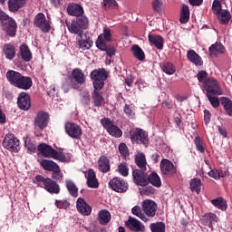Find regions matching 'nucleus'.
<instances>
[{"label":"nucleus","mask_w":232,"mask_h":232,"mask_svg":"<svg viewBox=\"0 0 232 232\" xmlns=\"http://www.w3.org/2000/svg\"><path fill=\"white\" fill-rule=\"evenodd\" d=\"M117 6V1L115 0H103V8L110 10V8H115Z\"/></svg>","instance_id":"obj_55"},{"label":"nucleus","mask_w":232,"mask_h":232,"mask_svg":"<svg viewBox=\"0 0 232 232\" xmlns=\"http://www.w3.org/2000/svg\"><path fill=\"white\" fill-rule=\"evenodd\" d=\"M78 41V46L81 48V50H90L92 46L93 45V41L85 34H82L78 36L77 38Z\"/></svg>","instance_id":"obj_20"},{"label":"nucleus","mask_w":232,"mask_h":232,"mask_svg":"<svg viewBox=\"0 0 232 232\" xmlns=\"http://www.w3.org/2000/svg\"><path fill=\"white\" fill-rule=\"evenodd\" d=\"M67 26L71 34H75L76 35H79V37L84 34H82V28L79 25V22H77V20L72 21L71 24H67Z\"/></svg>","instance_id":"obj_32"},{"label":"nucleus","mask_w":232,"mask_h":232,"mask_svg":"<svg viewBox=\"0 0 232 232\" xmlns=\"http://www.w3.org/2000/svg\"><path fill=\"white\" fill-rule=\"evenodd\" d=\"M55 206L59 209H66L68 208V206H70V203H68V201H66V200H56Z\"/></svg>","instance_id":"obj_58"},{"label":"nucleus","mask_w":232,"mask_h":232,"mask_svg":"<svg viewBox=\"0 0 232 232\" xmlns=\"http://www.w3.org/2000/svg\"><path fill=\"white\" fill-rule=\"evenodd\" d=\"M212 10L216 15H219L220 14H222V12H224V10H222V5H220V2L218 0H215L213 2Z\"/></svg>","instance_id":"obj_51"},{"label":"nucleus","mask_w":232,"mask_h":232,"mask_svg":"<svg viewBox=\"0 0 232 232\" xmlns=\"http://www.w3.org/2000/svg\"><path fill=\"white\" fill-rule=\"evenodd\" d=\"M131 142L148 146V134L142 129H137L130 137Z\"/></svg>","instance_id":"obj_16"},{"label":"nucleus","mask_w":232,"mask_h":232,"mask_svg":"<svg viewBox=\"0 0 232 232\" xmlns=\"http://www.w3.org/2000/svg\"><path fill=\"white\" fill-rule=\"evenodd\" d=\"M26 0H8V8L10 12H17L19 8L24 6Z\"/></svg>","instance_id":"obj_33"},{"label":"nucleus","mask_w":232,"mask_h":232,"mask_svg":"<svg viewBox=\"0 0 232 232\" xmlns=\"http://www.w3.org/2000/svg\"><path fill=\"white\" fill-rule=\"evenodd\" d=\"M142 211L145 213V217L153 218L157 215L158 206L155 201L151 199H145L141 204Z\"/></svg>","instance_id":"obj_10"},{"label":"nucleus","mask_w":232,"mask_h":232,"mask_svg":"<svg viewBox=\"0 0 232 232\" xmlns=\"http://www.w3.org/2000/svg\"><path fill=\"white\" fill-rule=\"evenodd\" d=\"M151 232H166V224L162 222H156L150 224Z\"/></svg>","instance_id":"obj_47"},{"label":"nucleus","mask_w":232,"mask_h":232,"mask_svg":"<svg viewBox=\"0 0 232 232\" xmlns=\"http://www.w3.org/2000/svg\"><path fill=\"white\" fill-rule=\"evenodd\" d=\"M202 189V181L198 179H192L190 180V190L198 195Z\"/></svg>","instance_id":"obj_42"},{"label":"nucleus","mask_w":232,"mask_h":232,"mask_svg":"<svg viewBox=\"0 0 232 232\" xmlns=\"http://www.w3.org/2000/svg\"><path fill=\"white\" fill-rule=\"evenodd\" d=\"M0 22L3 26V30L9 35V37H15L17 34V24L15 20L10 17L3 9H0Z\"/></svg>","instance_id":"obj_5"},{"label":"nucleus","mask_w":232,"mask_h":232,"mask_svg":"<svg viewBox=\"0 0 232 232\" xmlns=\"http://www.w3.org/2000/svg\"><path fill=\"white\" fill-rule=\"evenodd\" d=\"M198 82L203 83V88L206 92L210 93H220V85L215 78H208V72L206 71H199L198 72Z\"/></svg>","instance_id":"obj_3"},{"label":"nucleus","mask_w":232,"mask_h":232,"mask_svg":"<svg viewBox=\"0 0 232 232\" xmlns=\"http://www.w3.org/2000/svg\"><path fill=\"white\" fill-rule=\"evenodd\" d=\"M72 77L75 81V82H70V86L74 90L79 89V84H84L86 82V77L84 76V72L79 68L72 70Z\"/></svg>","instance_id":"obj_13"},{"label":"nucleus","mask_w":232,"mask_h":232,"mask_svg":"<svg viewBox=\"0 0 232 232\" xmlns=\"http://www.w3.org/2000/svg\"><path fill=\"white\" fill-rule=\"evenodd\" d=\"M101 124L103 126V128L106 129L109 134L111 135V137H122V130L119 128V126L114 125L113 121L110 120L109 118H103L101 120Z\"/></svg>","instance_id":"obj_8"},{"label":"nucleus","mask_w":232,"mask_h":232,"mask_svg":"<svg viewBox=\"0 0 232 232\" xmlns=\"http://www.w3.org/2000/svg\"><path fill=\"white\" fill-rule=\"evenodd\" d=\"M119 151L121 155V157H128L130 155V152L128 151V146H126L125 143H121L119 146Z\"/></svg>","instance_id":"obj_57"},{"label":"nucleus","mask_w":232,"mask_h":232,"mask_svg":"<svg viewBox=\"0 0 232 232\" xmlns=\"http://www.w3.org/2000/svg\"><path fill=\"white\" fill-rule=\"evenodd\" d=\"M148 184L155 186V188H160L162 186V181H160V177L158 173L152 172L149 177H147Z\"/></svg>","instance_id":"obj_36"},{"label":"nucleus","mask_w":232,"mask_h":232,"mask_svg":"<svg viewBox=\"0 0 232 232\" xmlns=\"http://www.w3.org/2000/svg\"><path fill=\"white\" fill-rule=\"evenodd\" d=\"M152 8L156 12H162V8H164V3L160 0H154L152 3Z\"/></svg>","instance_id":"obj_56"},{"label":"nucleus","mask_w":232,"mask_h":232,"mask_svg":"<svg viewBox=\"0 0 232 232\" xmlns=\"http://www.w3.org/2000/svg\"><path fill=\"white\" fill-rule=\"evenodd\" d=\"M211 204H213L215 208H218V209H221V211H226L227 209V201L222 197L212 199Z\"/></svg>","instance_id":"obj_34"},{"label":"nucleus","mask_w":232,"mask_h":232,"mask_svg":"<svg viewBox=\"0 0 232 232\" xmlns=\"http://www.w3.org/2000/svg\"><path fill=\"white\" fill-rule=\"evenodd\" d=\"M135 162L138 166V168H140L141 169V171H146V156L142 153H138L136 155L135 158Z\"/></svg>","instance_id":"obj_38"},{"label":"nucleus","mask_w":232,"mask_h":232,"mask_svg":"<svg viewBox=\"0 0 232 232\" xmlns=\"http://www.w3.org/2000/svg\"><path fill=\"white\" fill-rule=\"evenodd\" d=\"M125 226L130 231H134V232L146 231V227L144 226V224H142V222H140L139 219L133 217H129L128 220L125 222Z\"/></svg>","instance_id":"obj_12"},{"label":"nucleus","mask_w":232,"mask_h":232,"mask_svg":"<svg viewBox=\"0 0 232 232\" xmlns=\"http://www.w3.org/2000/svg\"><path fill=\"white\" fill-rule=\"evenodd\" d=\"M160 169L162 175H165V177H173L177 175V167H175L173 162L168 159H163L160 161Z\"/></svg>","instance_id":"obj_9"},{"label":"nucleus","mask_w":232,"mask_h":232,"mask_svg":"<svg viewBox=\"0 0 232 232\" xmlns=\"http://www.w3.org/2000/svg\"><path fill=\"white\" fill-rule=\"evenodd\" d=\"M98 169L99 171H102V173H108V171H110V159L105 155L99 158Z\"/></svg>","instance_id":"obj_22"},{"label":"nucleus","mask_w":232,"mask_h":232,"mask_svg":"<svg viewBox=\"0 0 232 232\" xmlns=\"http://www.w3.org/2000/svg\"><path fill=\"white\" fill-rule=\"evenodd\" d=\"M76 208L82 215L88 217V215L92 214V207L84 201V198H79L76 202Z\"/></svg>","instance_id":"obj_18"},{"label":"nucleus","mask_w":232,"mask_h":232,"mask_svg":"<svg viewBox=\"0 0 232 232\" xmlns=\"http://www.w3.org/2000/svg\"><path fill=\"white\" fill-rule=\"evenodd\" d=\"M76 22L78 23L79 26L82 28V30H86L88 28L89 21L86 16H81L79 17Z\"/></svg>","instance_id":"obj_52"},{"label":"nucleus","mask_w":232,"mask_h":232,"mask_svg":"<svg viewBox=\"0 0 232 232\" xmlns=\"http://www.w3.org/2000/svg\"><path fill=\"white\" fill-rule=\"evenodd\" d=\"M34 23L36 28H40V30H42V32H44L45 34L50 32V28H52V26L50 25V21L46 20V16L43 13H39L36 14Z\"/></svg>","instance_id":"obj_11"},{"label":"nucleus","mask_w":232,"mask_h":232,"mask_svg":"<svg viewBox=\"0 0 232 232\" xmlns=\"http://www.w3.org/2000/svg\"><path fill=\"white\" fill-rule=\"evenodd\" d=\"M125 84H127V86L131 87V85L133 84V77L132 76H129L125 79Z\"/></svg>","instance_id":"obj_64"},{"label":"nucleus","mask_w":232,"mask_h":232,"mask_svg":"<svg viewBox=\"0 0 232 232\" xmlns=\"http://www.w3.org/2000/svg\"><path fill=\"white\" fill-rule=\"evenodd\" d=\"M109 186L117 193H124L128 191V183L121 178H114L109 182Z\"/></svg>","instance_id":"obj_15"},{"label":"nucleus","mask_w":232,"mask_h":232,"mask_svg":"<svg viewBox=\"0 0 232 232\" xmlns=\"http://www.w3.org/2000/svg\"><path fill=\"white\" fill-rule=\"evenodd\" d=\"M162 70L167 75H173L175 73V65L173 63L167 62L162 65Z\"/></svg>","instance_id":"obj_48"},{"label":"nucleus","mask_w":232,"mask_h":232,"mask_svg":"<svg viewBox=\"0 0 232 232\" xmlns=\"http://www.w3.org/2000/svg\"><path fill=\"white\" fill-rule=\"evenodd\" d=\"M53 174L52 177L53 179H55L56 180H63V173H61V168L52 170Z\"/></svg>","instance_id":"obj_59"},{"label":"nucleus","mask_w":232,"mask_h":232,"mask_svg":"<svg viewBox=\"0 0 232 232\" xmlns=\"http://www.w3.org/2000/svg\"><path fill=\"white\" fill-rule=\"evenodd\" d=\"M18 106L21 110H30V96L26 92L20 93Z\"/></svg>","instance_id":"obj_21"},{"label":"nucleus","mask_w":232,"mask_h":232,"mask_svg":"<svg viewBox=\"0 0 232 232\" xmlns=\"http://www.w3.org/2000/svg\"><path fill=\"white\" fill-rule=\"evenodd\" d=\"M131 213H132V215H135V217H138V218L142 220V222L150 221V218H148V217H146V214L144 212H142V208H140V207H139V206L133 207L131 209Z\"/></svg>","instance_id":"obj_37"},{"label":"nucleus","mask_w":232,"mask_h":232,"mask_svg":"<svg viewBox=\"0 0 232 232\" xmlns=\"http://www.w3.org/2000/svg\"><path fill=\"white\" fill-rule=\"evenodd\" d=\"M208 175L212 178L215 179L216 180L220 179V178H224L225 174L222 172V170H218V169H211L208 172Z\"/></svg>","instance_id":"obj_54"},{"label":"nucleus","mask_w":232,"mask_h":232,"mask_svg":"<svg viewBox=\"0 0 232 232\" xmlns=\"http://www.w3.org/2000/svg\"><path fill=\"white\" fill-rule=\"evenodd\" d=\"M118 171L122 177H128L130 169H128V164L126 162H122L118 166Z\"/></svg>","instance_id":"obj_50"},{"label":"nucleus","mask_w":232,"mask_h":232,"mask_svg":"<svg viewBox=\"0 0 232 232\" xmlns=\"http://www.w3.org/2000/svg\"><path fill=\"white\" fill-rule=\"evenodd\" d=\"M215 95H222V89L220 88L219 93L207 92V97H208L211 106L213 108H218V106H220V100H218V97H217Z\"/></svg>","instance_id":"obj_29"},{"label":"nucleus","mask_w":232,"mask_h":232,"mask_svg":"<svg viewBox=\"0 0 232 232\" xmlns=\"http://www.w3.org/2000/svg\"><path fill=\"white\" fill-rule=\"evenodd\" d=\"M187 57L196 66H202V58L194 50L188 51Z\"/></svg>","instance_id":"obj_25"},{"label":"nucleus","mask_w":232,"mask_h":232,"mask_svg":"<svg viewBox=\"0 0 232 232\" xmlns=\"http://www.w3.org/2000/svg\"><path fill=\"white\" fill-rule=\"evenodd\" d=\"M35 180L37 182V185L40 186V188H44L48 191V193L58 195V193H60L61 191L59 184L52 180V179L44 178L41 175H38L35 177Z\"/></svg>","instance_id":"obj_6"},{"label":"nucleus","mask_w":232,"mask_h":232,"mask_svg":"<svg viewBox=\"0 0 232 232\" xmlns=\"http://www.w3.org/2000/svg\"><path fill=\"white\" fill-rule=\"evenodd\" d=\"M65 131L69 137H72V139H81L82 136V129H81L79 125L72 122H67L65 124Z\"/></svg>","instance_id":"obj_14"},{"label":"nucleus","mask_w":232,"mask_h":232,"mask_svg":"<svg viewBox=\"0 0 232 232\" xmlns=\"http://www.w3.org/2000/svg\"><path fill=\"white\" fill-rule=\"evenodd\" d=\"M20 54L24 61L28 63V61H32V52H30V48L26 44H22L20 46Z\"/></svg>","instance_id":"obj_35"},{"label":"nucleus","mask_w":232,"mask_h":232,"mask_svg":"<svg viewBox=\"0 0 232 232\" xmlns=\"http://www.w3.org/2000/svg\"><path fill=\"white\" fill-rule=\"evenodd\" d=\"M34 124L40 130H44L48 125V113L46 112H39L34 120Z\"/></svg>","instance_id":"obj_19"},{"label":"nucleus","mask_w":232,"mask_h":232,"mask_svg":"<svg viewBox=\"0 0 232 232\" xmlns=\"http://www.w3.org/2000/svg\"><path fill=\"white\" fill-rule=\"evenodd\" d=\"M226 47L220 43H216L209 47V53L212 57H217L219 53H224Z\"/></svg>","instance_id":"obj_28"},{"label":"nucleus","mask_w":232,"mask_h":232,"mask_svg":"<svg viewBox=\"0 0 232 232\" xmlns=\"http://www.w3.org/2000/svg\"><path fill=\"white\" fill-rule=\"evenodd\" d=\"M179 21L182 23V24H186V23L189 21V7L186 5H183L181 7V15Z\"/></svg>","instance_id":"obj_43"},{"label":"nucleus","mask_w":232,"mask_h":232,"mask_svg":"<svg viewBox=\"0 0 232 232\" xmlns=\"http://www.w3.org/2000/svg\"><path fill=\"white\" fill-rule=\"evenodd\" d=\"M132 53L138 61H144L146 59V54L144 53V51L140 48L139 45H133L132 48Z\"/></svg>","instance_id":"obj_41"},{"label":"nucleus","mask_w":232,"mask_h":232,"mask_svg":"<svg viewBox=\"0 0 232 232\" xmlns=\"http://www.w3.org/2000/svg\"><path fill=\"white\" fill-rule=\"evenodd\" d=\"M32 78L22 75L20 76L15 87L20 88L21 90H30V88H32Z\"/></svg>","instance_id":"obj_24"},{"label":"nucleus","mask_w":232,"mask_h":232,"mask_svg":"<svg viewBox=\"0 0 232 232\" xmlns=\"http://www.w3.org/2000/svg\"><path fill=\"white\" fill-rule=\"evenodd\" d=\"M3 146L6 148L9 151H14L18 153L21 150V141L14 134H6L3 142Z\"/></svg>","instance_id":"obj_7"},{"label":"nucleus","mask_w":232,"mask_h":232,"mask_svg":"<svg viewBox=\"0 0 232 232\" xmlns=\"http://www.w3.org/2000/svg\"><path fill=\"white\" fill-rule=\"evenodd\" d=\"M40 162V165L42 166V168L44 169H45V171H53L55 169H58L59 165H57V163H55L53 160H38Z\"/></svg>","instance_id":"obj_26"},{"label":"nucleus","mask_w":232,"mask_h":232,"mask_svg":"<svg viewBox=\"0 0 232 232\" xmlns=\"http://www.w3.org/2000/svg\"><path fill=\"white\" fill-rule=\"evenodd\" d=\"M136 84H137L139 90H142V89L146 88V82H144V81H142L140 79L136 82Z\"/></svg>","instance_id":"obj_63"},{"label":"nucleus","mask_w":232,"mask_h":232,"mask_svg":"<svg viewBox=\"0 0 232 232\" xmlns=\"http://www.w3.org/2000/svg\"><path fill=\"white\" fill-rule=\"evenodd\" d=\"M194 144L196 145L198 151H200V153H204V141L202 140V139H200V137L198 136L195 138Z\"/></svg>","instance_id":"obj_53"},{"label":"nucleus","mask_w":232,"mask_h":232,"mask_svg":"<svg viewBox=\"0 0 232 232\" xmlns=\"http://www.w3.org/2000/svg\"><path fill=\"white\" fill-rule=\"evenodd\" d=\"M25 147L27 148L28 151H30V153H35V151H37V147L30 140L25 141Z\"/></svg>","instance_id":"obj_61"},{"label":"nucleus","mask_w":232,"mask_h":232,"mask_svg":"<svg viewBox=\"0 0 232 232\" xmlns=\"http://www.w3.org/2000/svg\"><path fill=\"white\" fill-rule=\"evenodd\" d=\"M4 52L5 54L6 59L12 61L14 57H15V47L13 44H6L4 45Z\"/></svg>","instance_id":"obj_39"},{"label":"nucleus","mask_w":232,"mask_h":232,"mask_svg":"<svg viewBox=\"0 0 232 232\" xmlns=\"http://www.w3.org/2000/svg\"><path fill=\"white\" fill-rule=\"evenodd\" d=\"M221 105L223 106L225 111L232 117V101L229 98L221 97Z\"/></svg>","instance_id":"obj_40"},{"label":"nucleus","mask_w":232,"mask_h":232,"mask_svg":"<svg viewBox=\"0 0 232 232\" xmlns=\"http://www.w3.org/2000/svg\"><path fill=\"white\" fill-rule=\"evenodd\" d=\"M205 218H207V222H208L210 229H213V224L218 222V217L213 213L206 214Z\"/></svg>","instance_id":"obj_49"},{"label":"nucleus","mask_w":232,"mask_h":232,"mask_svg":"<svg viewBox=\"0 0 232 232\" xmlns=\"http://www.w3.org/2000/svg\"><path fill=\"white\" fill-rule=\"evenodd\" d=\"M91 79L93 81L94 92L92 93V101L97 108L104 104V97L101 90L104 88V81L108 79V72L104 69L94 70L91 72Z\"/></svg>","instance_id":"obj_1"},{"label":"nucleus","mask_w":232,"mask_h":232,"mask_svg":"<svg viewBox=\"0 0 232 232\" xmlns=\"http://www.w3.org/2000/svg\"><path fill=\"white\" fill-rule=\"evenodd\" d=\"M123 111L127 115V117H130V119H133V117H135V112L133 111V110H131L130 105H125L123 108Z\"/></svg>","instance_id":"obj_60"},{"label":"nucleus","mask_w":232,"mask_h":232,"mask_svg":"<svg viewBox=\"0 0 232 232\" xmlns=\"http://www.w3.org/2000/svg\"><path fill=\"white\" fill-rule=\"evenodd\" d=\"M38 151L41 155L46 157L47 159H54L60 162H68V160H70V158L66 157L64 153L55 150L53 148H52V146L46 143H41L38 145Z\"/></svg>","instance_id":"obj_4"},{"label":"nucleus","mask_w":232,"mask_h":232,"mask_svg":"<svg viewBox=\"0 0 232 232\" xmlns=\"http://www.w3.org/2000/svg\"><path fill=\"white\" fill-rule=\"evenodd\" d=\"M66 188L70 193V195H72V197H78L79 195V189L77 188V186H75V183H73V181L72 180H67L66 181Z\"/></svg>","instance_id":"obj_44"},{"label":"nucleus","mask_w":232,"mask_h":232,"mask_svg":"<svg viewBox=\"0 0 232 232\" xmlns=\"http://www.w3.org/2000/svg\"><path fill=\"white\" fill-rule=\"evenodd\" d=\"M22 74L15 71H8L6 73L7 80L13 86H17Z\"/></svg>","instance_id":"obj_31"},{"label":"nucleus","mask_w":232,"mask_h":232,"mask_svg":"<svg viewBox=\"0 0 232 232\" xmlns=\"http://www.w3.org/2000/svg\"><path fill=\"white\" fill-rule=\"evenodd\" d=\"M132 177L137 186H148V174L144 170L134 169L132 171Z\"/></svg>","instance_id":"obj_17"},{"label":"nucleus","mask_w":232,"mask_h":232,"mask_svg":"<svg viewBox=\"0 0 232 232\" xmlns=\"http://www.w3.org/2000/svg\"><path fill=\"white\" fill-rule=\"evenodd\" d=\"M67 12L69 15H72L73 17H79V15H82L84 14V10L82 6L79 5H72L67 7Z\"/></svg>","instance_id":"obj_30"},{"label":"nucleus","mask_w":232,"mask_h":232,"mask_svg":"<svg viewBox=\"0 0 232 232\" xmlns=\"http://www.w3.org/2000/svg\"><path fill=\"white\" fill-rule=\"evenodd\" d=\"M149 41L150 44H154L158 50H162V48H164V39H162L161 36L149 34Z\"/></svg>","instance_id":"obj_27"},{"label":"nucleus","mask_w":232,"mask_h":232,"mask_svg":"<svg viewBox=\"0 0 232 232\" xmlns=\"http://www.w3.org/2000/svg\"><path fill=\"white\" fill-rule=\"evenodd\" d=\"M100 224H108L111 220V215L108 210H101L99 213Z\"/></svg>","instance_id":"obj_45"},{"label":"nucleus","mask_w":232,"mask_h":232,"mask_svg":"<svg viewBox=\"0 0 232 232\" xmlns=\"http://www.w3.org/2000/svg\"><path fill=\"white\" fill-rule=\"evenodd\" d=\"M218 19L221 24H227L229 19H231V14L227 10H223L219 14H218Z\"/></svg>","instance_id":"obj_46"},{"label":"nucleus","mask_w":232,"mask_h":232,"mask_svg":"<svg viewBox=\"0 0 232 232\" xmlns=\"http://www.w3.org/2000/svg\"><path fill=\"white\" fill-rule=\"evenodd\" d=\"M110 41H111V31L108 28H104L103 33L101 34L96 40V46L99 50H102V52H106L109 57H113L116 51L115 47L107 44Z\"/></svg>","instance_id":"obj_2"},{"label":"nucleus","mask_w":232,"mask_h":232,"mask_svg":"<svg viewBox=\"0 0 232 232\" xmlns=\"http://www.w3.org/2000/svg\"><path fill=\"white\" fill-rule=\"evenodd\" d=\"M86 179L89 188H99V180H97V176H95V171L93 169H89L88 173L86 174Z\"/></svg>","instance_id":"obj_23"},{"label":"nucleus","mask_w":232,"mask_h":232,"mask_svg":"<svg viewBox=\"0 0 232 232\" xmlns=\"http://www.w3.org/2000/svg\"><path fill=\"white\" fill-rule=\"evenodd\" d=\"M218 130L220 135H222L223 139H226L227 137V130H226V128L218 126Z\"/></svg>","instance_id":"obj_62"}]
</instances>
